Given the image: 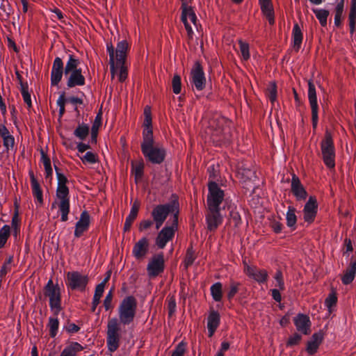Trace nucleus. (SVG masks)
<instances>
[{
	"mask_svg": "<svg viewBox=\"0 0 356 356\" xmlns=\"http://www.w3.org/2000/svg\"><path fill=\"white\" fill-rule=\"evenodd\" d=\"M10 135L11 134L7 127L3 124H0V137L2 139H4Z\"/></svg>",
	"mask_w": 356,
	"mask_h": 356,
	"instance_id": "774afa93",
	"label": "nucleus"
},
{
	"mask_svg": "<svg viewBox=\"0 0 356 356\" xmlns=\"http://www.w3.org/2000/svg\"><path fill=\"white\" fill-rule=\"evenodd\" d=\"M140 208V204L138 202H134L132 207L131 208V211L128 216L126 218L124 225V231L128 232L138 216V213Z\"/></svg>",
	"mask_w": 356,
	"mask_h": 356,
	"instance_id": "c756f323",
	"label": "nucleus"
},
{
	"mask_svg": "<svg viewBox=\"0 0 356 356\" xmlns=\"http://www.w3.org/2000/svg\"><path fill=\"white\" fill-rule=\"evenodd\" d=\"M90 225V215L88 211H84L81 213L80 218L75 225L74 236L76 238L81 237L86 232Z\"/></svg>",
	"mask_w": 356,
	"mask_h": 356,
	"instance_id": "5701e85b",
	"label": "nucleus"
},
{
	"mask_svg": "<svg viewBox=\"0 0 356 356\" xmlns=\"http://www.w3.org/2000/svg\"><path fill=\"white\" fill-rule=\"evenodd\" d=\"M80 60L73 54H70L65 66V76L67 79V86L73 88L85 85L86 80L79 67Z\"/></svg>",
	"mask_w": 356,
	"mask_h": 356,
	"instance_id": "39448f33",
	"label": "nucleus"
},
{
	"mask_svg": "<svg viewBox=\"0 0 356 356\" xmlns=\"http://www.w3.org/2000/svg\"><path fill=\"white\" fill-rule=\"evenodd\" d=\"M243 271L251 279L258 283H264L268 277V272L265 269H259L255 266H250L243 261Z\"/></svg>",
	"mask_w": 356,
	"mask_h": 356,
	"instance_id": "f3484780",
	"label": "nucleus"
},
{
	"mask_svg": "<svg viewBox=\"0 0 356 356\" xmlns=\"http://www.w3.org/2000/svg\"><path fill=\"white\" fill-rule=\"evenodd\" d=\"M47 326L49 328V334L51 337H55L57 334L59 321L57 317H50Z\"/></svg>",
	"mask_w": 356,
	"mask_h": 356,
	"instance_id": "c03bdc74",
	"label": "nucleus"
},
{
	"mask_svg": "<svg viewBox=\"0 0 356 356\" xmlns=\"http://www.w3.org/2000/svg\"><path fill=\"white\" fill-rule=\"evenodd\" d=\"M41 162L43 164L45 170V178H51L53 174V170L51 165V161L47 154L43 149L40 150Z\"/></svg>",
	"mask_w": 356,
	"mask_h": 356,
	"instance_id": "473e14b6",
	"label": "nucleus"
},
{
	"mask_svg": "<svg viewBox=\"0 0 356 356\" xmlns=\"http://www.w3.org/2000/svg\"><path fill=\"white\" fill-rule=\"evenodd\" d=\"M294 325L297 330L303 334L308 335L311 333V321L309 317L304 314H298L293 318Z\"/></svg>",
	"mask_w": 356,
	"mask_h": 356,
	"instance_id": "4be33fe9",
	"label": "nucleus"
},
{
	"mask_svg": "<svg viewBox=\"0 0 356 356\" xmlns=\"http://www.w3.org/2000/svg\"><path fill=\"white\" fill-rule=\"evenodd\" d=\"M240 51L244 60H248L250 57L249 44L242 40H238Z\"/></svg>",
	"mask_w": 356,
	"mask_h": 356,
	"instance_id": "a18cd8bd",
	"label": "nucleus"
},
{
	"mask_svg": "<svg viewBox=\"0 0 356 356\" xmlns=\"http://www.w3.org/2000/svg\"><path fill=\"white\" fill-rule=\"evenodd\" d=\"M292 38H293V48L297 52L299 51L302 42V33L298 24L296 23L293 25L292 31Z\"/></svg>",
	"mask_w": 356,
	"mask_h": 356,
	"instance_id": "7c9ffc66",
	"label": "nucleus"
},
{
	"mask_svg": "<svg viewBox=\"0 0 356 356\" xmlns=\"http://www.w3.org/2000/svg\"><path fill=\"white\" fill-rule=\"evenodd\" d=\"M266 95L272 104L277 100V85L275 82H270L266 90Z\"/></svg>",
	"mask_w": 356,
	"mask_h": 356,
	"instance_id": "ea45409f",
	"label": "nucleus"
},
{
	"mask_svg": "<svg viewBox=\"0 0 356 356\" xmlns=\"http://www.w3.org/2000/svg\"><path fill=\"white\" fill-rule=\"evenodd\" d=\"M231 124L227 118L215 114L209 119L206 132L213 143L221 145L230 140Z\"/></svg>",
	"mask_w": 356,
	"mask_h": 356,
	"instance_id": "f03ea898",
	"label": "nucleus"
},
{
	"mask_svg": "<svg viewBox=\"0 0 356 356\" xmlns=\"http://www.w3.org/2000/svg\"><path fill=\"white\" fill-rule=\"evenodd\" d=\"M101 124H102V113L99 112L97 115V116L94 120V122L92 124V126L91 135H92V140H96L97 131H98V129L100 127Z\"/></svg>",
	"mask_w": 356,
	"mask_h": 356,
	"instance_id": "49530a36",
	"label": "nucleus"
},
{
	"mask_svg": "<svg viewBox=\"0 0 356 356\" xmlns=\"http://www.w3.org/2000/svg\"><path fill=\"white\" fill-rule=\"evenodd\" d=\"M178 223V212L177 211L173 216V220L171 226L164 227L158 234L156 238V245L161 249H163L168 242L171 241L175 235V230Z\"/></svg>",
	"mask_w": 356,
	"mask_h": 356,
	"instance_id": "9b49d317",
	"label": "nucleus"
},
{
	"mask_svg": "<svg viewBox=\"0 0 356 356\" xmlns=\"http://www.w3.org/2000/svg\"><path fill=\"white\" fill-rule=\"evenodd\" d=\"M348 20H356V0H352Z\"/></svg>",
	"mask_w": 356,
	"mask_h": 356,
	"instance_id": "0e129e2a",
	"label": "nucleus"
},
{
	"mask_svg": "<svg viewBox=\"0 0 356 356\" xmlns=\"http://www.w3.org/2000/svg\"><path fill=\"white\" fill-rule=\"evenodd\" d=\"M301 339H302V337L299 334L295 333L289 338V339L286 342V346H293L297 345L299 343Z\"/></svg>",
	"mask_w": 356,
	"mask_h": 356,
	"instance_id": "13d9d810",
	"label": "nucleus"
},
{
	"mask_svg": "<svg viewBox=\"0 0 356 356\" xmlns=\"http://www.w3.org/2000/svg\"><path fill=\"white\" fill-rule=\"evenodd\" d=\"M88 282V277L78 271H70L67 273L66 285L72 290H85Z\"/></svg>",
	"mask_w": 356,
	"mask_h": 356,
	"instance_id": "f8f14e48",
	"label": "nucleus"
},
{
	"mask_svg": "<svg viewBox=\"0 0 356 356\" xmlns=\"http://www.w3.org/2000/svg\"><path fill=\"white\" fill-rule=\"evenodd\" d=\"M321 151L323 161L327 168L330 169L335 167V148L332 134L326 131L324 138L321 143Z\"/></svg>",
	"mask_w": 356,
	"mask_h": 356,
	"instance_id": "423d86ee",
	"label": "nucleus"
},
{
	"mask_svg": "<svg viewBox=\"0 0 356 356\" xmlns=\"http://www.w3.org/2000/svg\"><path fill=\"white\" fill-rule=\"evenodd\" d=\"M140 147L144 157L150 163L160 164L165 160V149L163 145L155 144L154 136L150 131H147L143 134Z\"/></svg>",
	"mask_w": 356,
	"mask_h": 356,
	"instance_id": "20e7f679",
	"label": "nucleus"
},
{
	"mask_svg": "<svg viewBox=\"0 0 356 356\" xmlns=\"http://www.w3.org/2000/svg\"><path fill=\"white\" fill-rule=\"evenodd\" d=\"M181 19L187 31L188 39L192 40L193 37V31L191 24L195 27H197V16L193 8L192 7H188L181 9Z\"/></svg>",
	"mask_w": 356,
	"mask_h": 356,
	"instance_id": "2eb2a0df",
	"label": "nucleus"
},
{
	"mask_svg": "<svg viewBox=\"0 0 356 356\" xmlns=\"http://www.w3.org/2000/svg\"><path fill=\"white\" fill-rule=\"evenodd\" d=\"M172 87L173 92L178 95L181 91V77L178 74H175L172 80Z\"/></svg>",
	"mask_w": 356,
	"mask_h": 356,
	"instance_id": "3c124183",
	"label": "nucleus"
},
{
	"mask_svg": "<svg viewBox=\"0 0 356 356\" xmlns=\"http://www.w3.org/2000/svg\"><path fill=\"white\" fill-rule=\"evenodd\" d=\"M211 295L216 302H220L222 298V284L221 282H216L211 286Z\"/></svg>",
	"mask_w": 356,
	"mask_h": 356,
	"instance_id": "e433bc0d",
	"label": "nucleus"
},
{
	"mask_svg": "<svg viewBox=\"0 0 356 356\" xmlns=\"http://www.w3.org/2000/svg\"><path fill=\"white\" fill-rule=\"evenodd\" d=\"M261 10L270 25L275 23L274 9L271 0H259Z\"/></svg>",
	"mask_w": 356,
	"mask_h": 356,
	"instance_id": "a878e982",
	"label": "nucleus"
},
{
	"mask_svg": "<svg viewBox=\"0 0 356 356\" xmlns=\"http://www.w3.org/2000/svg\"><path fill=\"white\" fill-rule=\"evenodd\" d=\"M291 191L298 200H305L307 195V191L300 182V179L293 174L291 179Z\"/></svg>",
	"mask_w": 356,
	"mask_h": 356,
	"instance_id": "b1692460",
	"label": "nucleus"
},
{
	"mask_svg": "<svg viewBox=\"0 0 356 356\" xmlns=\"http://www.w3.org/2000/svg\"><path fill=\"white\" fill-rule=\"evenodd\" d=\"M137 310L136 299L129 296L124 298L118 307L119 318H112L108 321L106 344L109 351L114 352L120 346V325H127L134 321Z\"/></svg>",
	"mask_w": 356,
	"mask_h": 356,
	"instance_id": "f257e3e1",
	"label": "nucleus"
},
{
	"mask_svg": "<svg viewBox=\"0 0 356 356\" xmlns=\"http://www.w3.org/2000/svg\"><path fill=\"white\" fill-rule=\"evenodd\" d=\"M313 13L315 14L317 19L318 20L320 24L325 27L327 26V19L329 16V11L325 9H318L314 8L312 9Z\"/></svg>",
	"mask_w": 356,
	"mask_h": 356,
	"instance_id": "4c0bfd02",
	"label": "nucleus"
},
{
	"mask_svg": "<svg viewBox=\"0 0 356 356\" xmlns=\"http://www.w3.org/2000/svg\"><path fill=\"white\" fill-rule=\"evenodd\" d=\"M323 339V334L322 332H316L314 333L311 339L307 342V346L306 350L309 355H312L315 354L321 343H322Z\"/></svg>",
	"mask_w": 356,
	"mask_h": 356,
	"instance_id": "bb28decb",
	"label": "nucleus"
},
{
	"mask_svg": "<svg viewBox=\"0 0 356 356\" xmlns=\"http://www.w3.org/2000/svg\"><path fill=\"white\" fill-rule=\"evenodd\" d=\"M81 160L83 163L94 164L98 162V156L92 152H88L83 156L81 157Z\"/></svg>",
	"mask_w": 356,
	"mask_h": 356,
	"instance_id": "09e8293b",
	"label": "nucleus"
},
{
	"mask_svg": "<svg viewBox=\"0 0 356 356\" xmlns=\"http://www.w3.org/2000/svg\"><path fill=\"white\" fill-rule=\"evenodd\" d=\"M12 228L14 234L17 235L19 229V219L17 214H15L12 218Z\"/></svg>",
	"mask_w": 356,
	"mask_h": 356,
	"instance_id": "338daca9",
	"label": "nucleus"
},
{
	"mask_svg": "<svg viewBox=\"0 0 356 356\" xmlns=\"http://www.w3.org/2000/svg\"><path fill=\"white\" fill-rule=\"evenodd\" d=\"M337 297L334 292H332L328 295L327 298L325 300V305L328 308L329 311H331V309L333 306L337 304Z\"/></svg>",
	"mask_w": 356,
	"mask_h": 356,
	"instance_id": "864d4df0",
	"label": "nucleus"
},
{
	"mask_svg": "<svg viewBox=\"0 0 356 356\" xmlns=\"http://www.w3.org/2000/svg\"><path fill=\"white\" fill-rule=\"evenodd\" d=\"M21 93L23 97V100L24 103L27 105L28 108H30L32 107V102H31V95L29 92V87L28 84L24 83L23 82H21Z\"/></svg>",
	"mask_w": 356,
	"mask_h": 356,
	"instance_id": "a19ab883",
	"label": "nucleus"
},
{
	"mask_svg": "<svg viewBox=\"0 0 356 356\" xmlns=\"http://www.w3.org/2000/svg\"><path fill=\"white\" fill-rule=\"evenodd\" d=\"M207 207L208 209H220L219 207L225 197L224 191L215 181H209L208 184Z\"/></svg>",
	"mask_w": 356,
	"mask_h": 356,
	"instance_id": "9d476101",
	"label": "nucleus"
},
{
	"mask_svg": "<svg viewBox=\"0 0 356 356\" xmlns=\"http://www.w3.org/2000/svg\"><path fill=\"white\" fill-rule=\"evenodd\" d=\"M44 295L49 298L51 309L57 315L62 309L60 286L54 285L53 281L49 280L44 286Z\"/></svg>",
	"mask_w": 356,
	"mask_h": 356,
	"instance_id": "1a4fd4ad",
	"label": "nucleus"
},
{
	"mask_svg": "<svg viewBox=\"0 0 356 356\" xmlns=\"http://www.w3.org/2000/svg\"><path fill=\"white\" fill-rule=\"evenodd\" d=\"M104 287H105V285H104V284H102V283L97 285V286L95 288V293H94V297L101 299V298L104 293Z\"/></svg>",
	"mask_w": 356,
	"mask_h": 356,
	"instance_id": "69168bd1",
	"label": "nucleus"
},
{
	"mask_svg": "<svg viewBox=\"0 0 356 356\" xmlns=\"http://www.w3.org/2000/svg\"><path fill=\"white\" fill-rule=\"evenodd\" d=\"M356 274V262L350 264V266L345 270L343 275L341 277V281L343 284H350L355 277Z\"/></svg>",
	"mask_w": 356,
	"mask_h": 356,
	"instance_id": "2f4dec72",
	"label": "nucleus"
},
{
	"mask_svg": "<svg viewBox=\"0 0 356 356\" xmlns=\"http://www.w3.org/2000/svg\"><path fill=\"white\" fill-rule=\"evenodd\" d=\"M82 350L83 347L81 344L77 342H74L65 347L61 352L60 356H76V353Z\"/></svg>",
	"mask_w": 356,
	"mask_h": 356,
	"instance_id": "72a5a7b5",
	"label": "nucleus"
},
{
	"mask_svg": "<svg viewBox=\"0 0 356 356\" xmlns=\"http://www.w3.org/2000/svg\"><path fill=\"white\" fill-rule=\"evenodd\" d=\"M31 177V184L32 188L33 195L35 198H36L37 201L40 204L43 203V195L42 191L40 188V184L35 178L34 174L33 172H30L29 173Z\"/></svg>",
	"mask_w": 356,
	"mask_h": 356,
	"instance_id": "c85d7f7f",
	"label": "nucleus"
},
{
	"mask_svg": "<svg viewBox=\"0 0 356 356\" xmlns=\"http://www.w3.org/2000/svg\"><path fill=\"white\" fill-rule=\"evenodd\" d=\"M107 52L109 55V63L111 68V79L113 80L117 76L120 82L124 81L128 76L127 67L125 62H115L114 47L112 43L106 44Z\"/></svg>",
	"mask_w": 356,
	"mask_h": 356,
	"instance_id": "0eeeda50",
	"label": "nucleus"
},
{
	"mask_svg": "<svg viewBox=\"0 0 356 356\" xmlns=\"http://www.w3.org/2000/svg\"><path fill=\"white\" fill-rule=\"evenodd\" d=\"M296 209L293 207H289L286 212V225L289 227H295L297 222V217L296 215Z\"/></svg>",
	"mask_w": 356,
	"mask_h": 356,
	"instance_id": "58836bf2",
	"label": "nucleus"
},
{
	"mask_svg": "<svg viewBox=\"0 0 356 356\" xmlns=\"http://www.w3.org/2000/svg\"><path fill=\"white\" fill-rule=\"evenodd\" d=\"M191 82L198 91H202L205 88L206 77L203 68L199 62H195L191 70Z\"/></svg>",
	"mask_w": 356,
	"mask_h": 356,
	"instance_id": "dca6fc26",
	"label": "nucleus"
},
{
	"mask_svg": "<svg viewBox=\"0 0 356 356\" xmlns=\"http://www.w3.org/2000/svg\"><path fill=\"white\" fill-rule=\"evenodd\" d=\"M10 227L8 225H3L0 229V249L2 248L7 242L10 235Z\"/></svg>",
	"mask_w": 356,
	"mask_h": 356,
	"instance_id": "79ce46f5",
	"label": "nucleus"
},
{
	"mask_svg": "<svg viewBox=\"0 0 356 356\" xmlns=\"http://www.w3.org/2000/svg\"><path fill=\"white\" fill-rule=\"evenodd\" d=\"M58 186L56 193V199L51 204V208L58 207L61 214V221L65 222L68 220V214L70 213V197L69 188L66 186L67 182V177L58 171L57 167H55Z\"/></svg>",
	"mask_w": 356,
	"mask_h": 356,
	"instance_id": "7ed1b4c3",
	"label": "nucleus"
},
{
	"mask_svg": "<svg viewBox=\"0 0 356 356\" xmlns=\"http://www.w3.org/2000/svg\"><path fill=\"white\" fill-rule=\"evenodd\" d=\"M131 172L134 175L136 181H140L143 176L144 163L143 161L131 163Z\"/></svg>",
	"mask_w": 356,
	"mask_h": 356,
	"instance_id": "c9c22d12",
	"label": "nucleus"
},
{
	"mask_svg": "<svg viewBox=\"0 0 356 356\" xmlns=\"http://www.w3.org/2000/svg\"><path fill=\"white\" fill-rule=\"evenodd\" d=\"M144 126H145V128L143 129V134L147 131H150L151 133L153 134L152 128V117L151 116H146V118H145Z\"/></svg>",
	"mask_w": 356,
	"mask_h": 356,
	"instance_id": "e2e57ef3",
	"label": "nucleus"
},
{
	"mask_svg": "<svg viewBox=\"0 0 356 356\" xmlns=\"http://www.w3.org/2000/svg\"><path fill=\"white\" fill-rule=\"evenodd\" d=\"M186 351V343L180 342L173 350L171 356H184Z\"/></svg>",
	"mask_w": 356,
	"mask_h": 356,
	"instance_id": "5fc2aeb1",
	"label": "nucleus"
},
{
	"mask_svg": "<svg viewBox=\"0 0 356 356\" xmlns=\"http://www.w3.org/2000/svg\"><path fill=\"white\" fill-rule=\"evenodd\" d=\"M129 49V44L126 40H123L117 44L115 50L114 49L115 62H125L127 52Z\"/></svg>",
	"mask_w": 356,
	"mask_h": 356,
	"instance_id": "393cba45",
	"label": "nucleus"
},
{
	"mask_svg": "<svg viewBox=\"0 0 356 356\" xmlns=\"http://www.w3.org/2000/svg\"><path fill=\"white\" fill-rule=\"evenodd\" d=\"M195 258L196 257L195 255V252H194L193 248L192 247L188 248L186 251V257L184 259L185 267L188 268V266H191L193 264V263L194 262Z\"/></svg>",
	"mask_w": 356,
	"mask_h": 356,
	"instance_id": "8fccbe9b",
	"label": "nucleus"
},
{
	"mask_svg": "<svg viewBox=\"0 0 356 356\" xmlns=\"http://www.w3.org/2000/svg\"><path fill=\"white\" fill-rule=\"evenodd\" d=\"M113 300V293L110 291L106 296L104 300V307L106 311L110 310L113 308L112 305Z\"/></svg>",
	"mask_w": 356,
	"mask_h": 356,
	"instance_id": "4d7b16f0",
	"label": "nucleus"
},
{
	"mask_svg": "<svg viewBox=\"0 0 356 356\" xmlns=\"http://www.w3.org/2000/svg\"><path fill=\"white\" fill-rule=\"evenodd\" d=\"M89 134V127L87 124H79L74 131L76 137L81 140H84Z\"/></svg>",
	"mask_w": 356,
	"mask_h": 356,
	"instance_id": "37998d69",
	"label": "nucleus"
},
{
	"mask_svg": "<svg viewBox=\"0 0 356 356\" xmlns=\"http://www.w3.org/2000/svg\"><path fill=\"white\" fill-rule=\"evenodd\" d=\"M274 279L275 281V286L276 289H279L280 291H284L285 289V286L283 275L281 270H278L276 271L274 275Z\"/></svg>",
	"mask_w": 356,
	"mask_h": 356,
	"instance_id": "de8ad7c7",
	"label": "nucleus"
},
{
	"mask_svg": "<svg viewBox=\"0 0 356 356\" xmlns=\"http://www.w3.org/2000/svg\"><path fill=\"white\" fill-rule=\"evenodd\" d=\"M344 8V0L339 1L334 9V25L340 27L342 24V15Z\"/></svg>",
	"mask_w": 356,
	"mask_h": 356,
	"instance_id": "f704fd0d",
	"label": "nucleus"
},
{
	"mask_svg": "<svg viewBox=\"0 0 356 356\" xmlns=\"http://www.w3.org/2000/svg\"><path fill=\"white\" fill-rule=\"evenodd\" d=\"M165 269L164 255L162 252L154 254L147 265V273L149 277H156L163 273Z\"/></svg>",
	"mask_w": 356,
	"mask_h": 356,
	"instance_id": "ddd939ff",
	"label": "nucleus"
},
{
	"mask_svg": "<svg viewBox=\"0 0 356 356\" xmlns=\"http://www.w3.org/2000/svg\"><path fill=\"white\" fill-rule=\"evenodd\" d=\"M149 250V239L142 237L134 245L132 255L138 261H142L147 257Z\"/></svg>",
	"mask_w": 356,
	"mask_h": 356,
	"instance_id": "a211bd4d",
	"label": "nucleus"
},
{
	"mask_svg": "<svg viewBox=\"0 0 356 356\" xmlns=\"http://www.w3.org/2000/svg\"><path fill=\"white\" fill-rule=\"evenodd\" d=\"M308 99L312 111V127L315 129L318 121V106L317 102V97L316 87L312 80L308 81Z\"/></svg>",
	"mask_w": 356,
	"mask_h": 356,
	"instance_id": "4468645a",
	"label": "nucleus"
},
{
	"mask_svg": "<svg viewBox=\"0 0 356 356\" xmlns=\"http://www.w3.org/2000/svg\"><path fill=\"white\" fill-rule=\"evenodd\" d=\"M223 217L220 213V209H208L206 214V222L208 230L216 231L222 224Z\"/></svg>",
	"mask_w": 356,
	"mask_h": 356,
	"instance_id": "6ab92c4d",
	"label": "nucleus"
},
{
	"mask_svg": "<svg viewBox=\"0 0 356 356\" xmlns=\"http://www.w3.org/2000/svg\"><path fill=\"white\" fill-rule=\"evenodd\" d=\"M317 209L316 198L314 196H310L303 209L305 221L308 223L313 222L317 213Z\"/></svg>",
	"mask_w": 356,
	"mask_h": 356,
	"instance_id": "412c9836",
	"label": "nucleus"
},
{
	"mask_svg": "<svg viewBox=\"0 0 356 356\" xmlns=\"http://www.w3.org/2000/svg\"><path fill=\"white\" fill-rule=\"evenodd\" d=\"M177 206L178 204L174 202L171 204H159L153 209L152 217L156 229L162 226L170 213L175 214L177 211L178 212Z\"/></svg>",
	"mask_w": 356,
	"mask_h": 356,
	"instance_id": "6e6552de",
	"label": "nucleus"
},
{
	"mask_svg": "<svg viewBox=\"0 0 356 356\" xmlns=\"http://www.w3.org/2000/svg\"><path fill=\"white\" fill-rule=\"evenodd\" d=\"M63 73L65 74L63 62L60 57H56L52 65L51 72V84L52 86H58L62 79Z\"/></svg>",
	"mask_w": 356,
	"mask_h": 356,
	"instance_id": "aec40b11",
	"label": "nucleus"
},
{
	"mask_svg": "<svg viewBox=\"0 0 356 356\" xmlns=\"http://www.w3.org/2000/svg\"><path fill=\"white\" fill-rule=\"evenodd\" d=\"M168 309L169 316H172L176 310V301L174 297L168 298Z\"/></svg>",
	"mask_w": 356,
	"mask_h": 356,
	"instance_id": "bf43d9fd",
	"label": "nucleus"
},
{
	"mask_svg": "<svg viewBox=\"0 0 356 356\" xmlns=\"http://www.w3.org/2000/svg\"><path fill=\"white\" fill-rule=\"evenodd\" d=\"M3 146L6 151L13 149L15 145V138L13 135H10L8 138L3 139Z\"/></svg>",
	"mask_w": 356,
	"mask_h": 356,
	"instance_id": "6e6d98bb",
	"label": "nucleus"
},
{
	"mask_svg": "<svg viewBox=\"0 0 356 356\" xmlns=\"http://www.w3.org/2000/svg\"><path fill=\"white\" fill-rule=\"evenodd\" d=\"M220 315L217 312H211L207 318L209 337H211L220 325Z\"/></svg>",
	"mask_w": 356,
	"mask_h": 356,
	"instance_id": "cd10ccee",
	"label": "nucleus"
},
{
	"mask_svg": "<svg viewBox=\"0 0 356 356\" xmlns=\"http://www.w3.org/2000/svg\"><path fill=\"white\" fill-rule=\"evenodd\" d=\"M154 223V220L152 221L151 220H143L140 221L138 229L140 232H143L147 229H149Z\"/></svg>",
	"mask_w": 356,
	"mask_h": 356,
	"instance_id": "680f3d73",
	"label": "nucleus"
},
{
	"mask_svg": "<svg viewBox=\"0 0 356 356\" xmlns=\"http://www.w3.org/2000/svg\"><path fill=\"white\" fill-rule=\"evenodd\" d=\"M240 283L234 280L230 281V289L227 293V298L232 300L234 296L238 293Z\"/></svg>",
	"mask_w": 356,
	"mask_h": 356,
	"instance_id": "603ef678",
	"label": "nucleus"
},
{
	"mask_svg": "<svg viewBox=\"0 0 356 356\" xmlns=\"http://www.w3.org/2000/svg\"><path fill=\"white\" fill-rule=\"evenodd\" d=\"M12 262V257H10L6 262L3 264L0 270V276L4 277L8 271L10 270V264Z\"/></svg>",
	"mask_w": 356,
	"mask_h": 356,
	"instance_id": "052dcab7",
	"label": "nucleus"
}]
</instances>
